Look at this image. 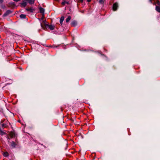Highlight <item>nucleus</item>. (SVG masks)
<instances>
[{"instance_id":"f257e3e1","label":"nucleus","mask_w":160,"mask_h":160,"mask_svg":"<svg viewBox=\"0 0 160 160\" xmlns=\"http://www.w3.org/2000/svg\"><path fill=\"white\" fill-rule=\"evenodd\" d=\"M153 4L156 5L155 10L158 12L160 13V2L158 0H157Z\"/></svg>"},{"instance_id":"f03ea898","label":"nucleus","mask_w":160,"mask_h":160,"mask_svg":"<svg viewBox=\"0 0 160 160\" xmlns=\"http://www.w3.org/2000/svg\"><path fill=\"white\" fill-rule=\"evenodd\" d=\"M118 7V4L117 2H115L114 3L112 6V9L113 11H116L117 10Z\"/></svg>"},{"instance_id":"7ed1b4c3","label":"nucleus","mask_w":160,"mask_h":160,"mask_svg":"<svg viewBox=\"0 0 160 160\" xmlns=\"http://www.w3.org/2000/svg\"><path fill=\"white\" fill-rule=\"evenodd\" d=\"M12 12L10 10H8L6 12L3 14V17H6V16L8 15L9 14H10Z\"/></svg>"},{"instance_id":"20e7f679","label":"nucleus","mask_w":160,"mask_h":160,"mask_svg":"<svg viewBox=\"0 0 160 160\" xmlns=\"http://www.w3.org/2000/svg\"><path fill=\"white\" fill-rule=\"evenodd\" d=\"M27 5V2L25 0L20 3V6L21 7L24 8Z\"/></svg>"},{"instance_id":"39448f33","label":"nucleus","mask_w":160,"mask_h":160,"mask_svg":"<svg viewBox=\"0 0 160 160\" xmlns=\"http://www.w3.org/2000/svg\"><path fill=\"white\" fill-rule=\"evenodd\" d=\"M77 22L76 21H72L71 23V25L72 27H75L77 25Z\"/></svg>"},{"instance_id":"423d86ee","label":"nucleus","mask_w":160,"mask_h":160,"mask_svg":"<svg viewBox=\"0 0 160 160\" xmlns=\"http://www.w3.org/2000/svg\"><path fill=\"white\" fill-rule=\"evenodd\" d=\"M46 25L51 30H53L55 28L54 26L52 25L47 24Z\"/></svg>"},{"instance_id":"0eeeda50","label":"nucleus","mask_w":160,"mask_h":160,"mask_svg":"<svg viewBox=\"0 0 160 160\" xmlns=\"http://www.w3.org/2000/svg\"><path fill=\"white\" fill-rule=\"evenodd\" d=\"M26 1L28 2V3L30 4H34L35 2L34 0H25Z\"/></svg>"},{"instance_id":"6e6552de","label":"nucleus","mask_w":160,"mask_h":160,"mask_svg":"<svg viewBox=\"0 0 160 160\" xmlns=\"http://www.w3.org/2000/svg\"><path fill=\"white\" fill-rule=\"evenodd\" d=\"M64 19V17L63 16H62L61 17L60 20V22L61 25L62 24V22Z\"/></svg>"},{"instance_id":"1a4fd4ad","label":"nucleus","mask_w":160,"mask_h":160,"mask_svg":"<svg viewBox=\"0 0 160 160\" xmlns=\"http://www.w3.org/2000/svg\"><path fill=\"white\" fill-rule=\"evenodd\" d=\"M26 10L27 11H29L30 12H32L34 11V10L32 8H27L26 9Z\"/></svg>"},{"instance_id":"9d476101","label":"nucleus","mask_w":160,"mask_h":160,"mask_svg":"<svg viewBox=\"0 0 160 160\" xmlns=\"http://www.w3.org/2000/svg\"><path fill=\"white\" fill-rule=\"evenodd\" d=\"M39 11L40 13H42V14H44V9L43 8L40 7L39 8Z\"/></svg>"},{"instance_id":"9b49d317","label":"nucleus","mask_w":160,"mask_h":160,"mask_svg":"<svg viewBox=\"0 0 160 160\" xmlns=\"http://www.w3.org/2000/svg\"><path fill=\"white\" fill-rule=\"evenodd\" d=\"M71 19V17L70 16H68V17L66 19V22H68Z\"/></svg>"},{"instance_id":"f8f14e48","label":"nucleus","mask_w":160,"mask_h":160,"mask_svg":"<svg viewBox=\"0 0 160 160\" xmlns=\"http://www.w3.org/2000/svg\"><path fill=\"white\" fill-rule=\"evenodd\" d=\"M15 146H16V144H15V142H14L12 141L11 142V146L12 148H15Z\"/></svg>"},{"instance_id":"ddd939ff","label":"nucleus","mask_w":160,"mask_h":160,"mask_svg":"<svg viewBox=\"0 0 160 160\" xmlns=\"http://www.w3.org/2000/svg\"><path fill=\"white\" fill-rule=\"evenodd\" d=\"M46 20H43L42 22L41 23V26H42L43 24L44 25V26L45 25H46L47 24L46 23Z\"/></svg>"},{"instance_id":"4468645a","label":"nucleus","mask_w":160,"mask_h":160,"mask_svg":"<svg viewBox=\"0 0 160 160\" xmlns=\"http://www.w3.org/2000/svg\"><path fill=\"white\" fill-rule=\"evenodd\" d=\"M69 2H66L65 0H63L62 2V4L63 5V6L66 3L68 4H69Z\"/></svg>"},{"instance_id":"2eb2a0df","label":"nucleus","mask_w":160,"mask_h":160,"mask_svg":"<svg viewBox=\"0 0 160 160\" xmlns=\"http://www.w3.org/2000/svg\"><path fill=\"white\" fill-rule=\"evenodd\" d=\"M20 17L21 18H25L26 17V15L25 14H22L20 15Z\"/></svg>"},{"instance_id":"dca6fc26","label":"nucleus","mask_w":160,"mask_h":160,"mask_svg":"<svg viewBox=\"0 0 160 160\" xmlns=\"http://www.w3.org/2000/svg\"><path fill=\"white\" fill-rule=\"evenodd\" d=\"M42 16L41 18L39 19V20L40 21L41 20H43L45 18L44 14H42Z\"/></svg>"},{"instance_id":"f3484780","label":"nucleus","mask_w":160,"mask_h":160,"mask_svg":"<svg viewBox=\"0 0 160 160\" xmlns=\"http://www.w3.org/2000/svg\"><path fill=\"white\" fill-rule=\"evenodd\" d=\"M3 155L4 156L7 157L9 155V154L7 152H5L3 153Z\"/></svg>"},{"instance_id":"a211bd4d","label":"nucleus","mask_w":160,"mask_h":160,"mask_svg":"<svg viewBox=\"0 0 160 160\" xmlns=\"http://www.w3.org/2000/svg\"><path fill=\"white\" fill-rule=\"evenodd\" d=\"M47 27V25H45V26H44V24H43L42 26H41V27H42V28L43 29H44V30H45V29L46 28V27Z\"/></svg>"},{"instance_id":"6ab92c4d","label":"nucleus","mask_w":160,"mask_h":160,"mask_svg":"<svg viewBox=\"0 0 160 160\" xmlns=\"http://www.w3.org/2000/svg\"><path fill=\"white\" fill-rule=\"evenodd\" d=\"M104 0H99V2L101 4H103L104 3Z\"/></svg>"},{"instance_id":"aec40b11","label":"nucleus","mask_w":160,"mask_h":160,"mask_svg":"<svg viewBox=\"0 0 160 160\" xmlns=\"http://www.w3.org/2000/svg\"><path fill=\"white\" fill-rule=\"evenodd\" d=\"M83 1V0H78L77 2L78 3H82Z\"/></svg>"},{"instance_id":"412c9836","label":"nucleus","mask_w":160,"mask_h":160,"mask_svg":"<svg viewBox=\"0 0 160 160\" xmlns=\"http://www.w3.org/2000/svg\"><path fill=\"white\" fill-rule=\"evenodd\" d=\"M58 46H56V45H52V48H55L56 47H57Z\"/></svg>"},{"instance_id":"4be33fe9","label":"nucleus","mask_w":160,"mask_h":160,"mask_svg":"<svg viewBox=\"0 0 160 160\" xmlns=\"http://www.w3.org/2000/svg\"><path fill=\"white\" fill-rule=\"evenodd\" d=\"M5 124L4 123H2V127L4 128V127H5Z\"/></svg>"},{"instance_id":"5701e85b","label":"nucleus","mask_w":160,"mask_h":160,"mask_svg":"<svg viewBox=\"0 0 160 160\" xmlns=\"http://www.w3.org/2000/svg\"><path fill=\"white\" fill-rule=\"evenodd\" d=\"M4 0H0V4H2Z\"/></svg>"},{"instance_id":"b1692460","label":"nucleus","mask_w":160,"mask_h":160,"mask_svg":"<svg viewBox=\"0 0 160 160\" xmlns=\"http://www.w3.org/2000/svg\"><path fill=\"white\" fill-rule=\"evenodd\" d=\"M11 4L12 5H15V3H14V2H12L11 3Z\"/></svg>"},{"instance_id":"393cba45","label":"nucleus","mask_w":160,"mask_h":160,"mask_svg":"<svg viewBox=\"0 0 160 160\" xmlns=\"http://www.w3.org/2000/svg\"><path fill=\"white\" fill-rule=\"evenodd\" d=\"M13 0L14 1L18 2L20 1V0Z\"/></svg>"},{"instance_id":"a878e982","label":"nucleus","mask_w":160,"mask_h":160,"mask_svg":"<svg viewBox=\"0 0 160 160\" xmlns=\"http://www.w3.org/2000/svg\"><path fill=\"white\" fill-rule=\"evenodd\" d=\"M47 47H48L49 48H52V45H50L49 46H48Z\"/></svg>"},{"instance_id":"bb28decb","label":"nucleus","mask_w":160,"mask_h":160,"mask_svg":"<svg viewBox=\"0 0 160 160\" xmlns=\"http://www.w3.org/2000/svg\"><path fill=\"white\" fill-rule=\"evenodd\" d=\"M91 0H87V1L88 2H91Z\"/></svg>"},{"instance_id":"cd10ccee","label":"nucleus","mask_w":160,"mask_h":160,"mask_svg":"<svg viewBox=\"0 0 160 160\" xmlns=\"http://www.w3.org/2000/svg\"><path fill=\"white\" fill-rule=\"evenodd\" d=\"M154 0H149L151 2H152V1H153Z\"/></svg>"}]
</instances>
